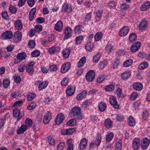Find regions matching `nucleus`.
Instances as JSON below:
<instances>
[{
  "label": "nucleus",
  "mask_w": 150,
  "mask_h": 150,
  "mask_svg": "<svg viewBox=\"0 0 150 150\" xmlns=\"http://www.w3.org/2000/svg\"><path fill=\"white\" fill-rule=\"evenodd\" d=\"M64 119V116L62 113L59 114L57 116L55 120L56 124L60 125L63 122Z\"/></svg>",
  "instance_id": "nucleus-12"
},
{
  "label": "nucleus",
  "mask_w": 150,
  "mask_h": 150,
  "mask_svg": "<svg viewBox=\"0 0 150 150\" xmlns=\"http://www.w3.org/2000/svg\"><path fill=\"white\" fill-rule=\"evenodd\" d=\"M3 87L5 88L8 87L10 84V81L9 79L6 78L4 79L3 82Z\"/></svg>",
  "instance_id": "nucleus-38"
},
{
  "label": "nucleus",
  "mask_w": 150,
  "mask_h": 150,
  "mask_svg": "<svg viewBox=\"0 0 150 150\" xmlns=\"http://www.w3.org/2000/svg\"><path fill=\"white\" fill-rule=\"evenodd\" d=\"M85 48L88 51H91L93 47V44L91 42H88L85 46Z\"/></svg>",
  "instance_id": "nucleus-36"
},
{
  "label": "nucleus",
  "mask_w": 150,
  "mask_h": 150,
  "mask_svg": "<svg viewBox=\"0 0 150 150\" xmlns=\"http://www.w3.org/2000/svg\"><path fill=\"white\" fill-rule=\"evenodd\" d=\"M14 25L15 28L18 30H20L22 28V24L21 21L20 20L16 21L15 22Z\"/></svg>",
  "instance_id": "nucleus-24"
},
{
  "label": "nucleus",
  "mask_w": 150,
  "mask_h": 150,
  "mask_svg": "<svg viewBox=\"0 0 150 150\" xmlns=\"http://www.w3.org/2000/svg\"><path fill=\"white\" fill-rule=\"evenodd\" d=\"M48 142L49 144L51 145H54L55 144L54 140L51 136L49 137L48 138Z\"/></svg>",
  "instance_id": "nucleus-60"
},
{
  "label": "nucleus",
  "mask_w": 150,
  "mask_h": 150,
  "mask_svg": "<svg viewBox=\"0 0 150 150\" xmlns=\"http://www.w3.org/2000/svg\"><path fill=\"white\" fill-rule=\"evenodd\" d=\"M57 69V67L55 65H52L50 66L48 68V71L51 72L55 71Z\"/></svg>",
  "instance_id": "nucleus-59"
},
{
  "label": "nucleus",
  "mask_w": 150,
  "mask_h": 150,
  "mask_svg": "<svg viewBox=\"0 0 150 150\" xmlns=\"http://www.w3.org/2000/svg\"><path fill=\"white\" fill-rule=\"evenodd\" d=\"M60 48L58 46H53L50 48L48 50V52L52 54L59 51Z\"/></svg>",
  "instance_id": "nucleus-25"
},
{
  "label": "nucleus",
  "mask_w": 150,
  "mask_h": 150,
  "mask_svg": "<svg viewBox=\"0 0 150 150\" xmlns=\"http://www.w3.org/2000/svg\"><path fill=\"white\" fill-rule=\"evenodd\" d=\"M71 65L69 62H67L64 64L62 67L61 71L63 73L67 72L70 69Z\"/></svg>",
  "instance_id": "nucleus-17"
},
{
  "label": "nucleus",
  "mask_w": 150,
  "mask_h": 150,
  "mask_svg": "<svg viewBox=\"0 0 150 150\" xmlns=\"http://www.w3.org/2000/svg\"><path fill=\"white\" fill-rule=\"evenodd\" d=\"M65 145V143L64 142H61L59 143L57 146L58 150H62L63 149Z\"/></svg>",
  "instance_id": "nucleus-64"
},
{
  "label": "nucleus",
  "mask_w": 150,
  "mask_h": 150,
  "mask_svg": "<svg viewBox=\"0 0 150 150\" xmlns=\"http://www.w3.org/2000/svg\"><path fill=\"white\" fill-rule=\"evenodd\" d=\"M102 37V34L100 32L98 33H96L95 36V40L96 41H98Z\"/></svg>",
  "instance_id": "nucleus-53"
},
{
  "label": "nucleus",
  "mask_w": 150,
  "mask_h": 150,
  "mask_svg": "<svg viewBox=\"0 0 150 150\" xmlns=\"http://www.w3.org/2000/svg\"><path fill=\"white\" fill-rule=\"evenodd\" d=\"M40 54V52L38 50H36L33 51L31 53V56L33 57H36L39 56Z\"/></svg>",
  "instance_id": "nucleus-63"
},
{
  "label": "nucleus",
  "mask_w": 150,
  "mask_h": 150,
  "mask_svg": "<svg viewBox=\"0 0 150 150\" xmlns=\"http://www.w3.org/2000/svg\"><path fill=\"white\" fill-rule=\"evenodd\" d=\"M51 118V114L50 113L48 112L44 117L43 122L45 124H48L50 121Z\"/></svg>",
  "instance_id": "nucleus-19"
},
{
  "label": "nucleus",
  "mask_w": 150,
  "mask_h": 150,
  "mask_svg": "<svg viewBox=\"0 0 150 150\" xmlns=\"http://www.w3.org/2000/svg\"><path fill=\"white\" fill-rule=\"evenodd\" d=\"M108 64V62L107 61L104 60L100 63L99 65V67L100 69H102L104 68Z\"/></svg>",
  "instance_id": "nucleus-42"
},
{
  "label": "nucleus",
  "mask_w": 150,
  "mask_h": 150,
  "mask_svg": "<svg viewBox=\"0 0 150 150\" xmlns=\"http://www.w3.org/2000/svg\"><path fill=\"white\" fill-rule=\"evenodd\" d=\"M106 76L104 74L99 75L97 79V82L98 83H100L103 82L105 79Z\"/></svg>",
  "instance_id": "nucleus-29"
},
{
  "label": "nucleus",
  "mask_w": 150,
  "mask_h": 150,
  "mask_svg": "<svg viewBox=\"0 0 150 150\" xmlns=\"http://www.w3.org/2000/svg\"><path fill=\"white\" fill-rule=\"evenodd\" d=\"M76 121L75 120L72 119L69 120L67 123V125L69 126H72L75 124Z\"/></svg>",
  "instance_id": "nucleus-51"
},
{
  "label": "nucleus",
  "mask_w": 150,
  "mask_h": 150,
  "mask_svg": "<svg viewBox=\"0 0 150 150\" xmlns=\"http://www.w3.org/2000/svg\"><path fill=\"white\" fill-rule=\"evenodd\" d=\"M36 107V104L35 102H33L28 104L27 106V109L29 110H31L34 109Z\"/></svg>",
  "instance_id": "nucleus-48"
},
{
  "label": "nucleus",
  "mask_w": 150,
  "mask_h": 150,
  "mask_svg": "<svg viewBox=\"0 0 150 150\" xmlns=\"http://www.w3.org/2000/svg\"><path fill=\"white\" fill-rule=\"evenodd\" d=\"M27 127L25 125H22L21 127L17 130V133L20 134L23 133L27 129Z\"/></svg>",
  "instance_id": "nucleus-26"
},
{
  "label": "nucleus",
  "mask_w": 150,
  "mask_h": 150,
  "mask_svg": "<svg viewBox=\"0 0 150 150\" xmlns=\"http://www.w3.org/2000/svg\"><path fill=\"white\" fill-rule=\"evenodd\" d=\"M141 43L139 41H137L131 46L130 48V50L132 52L137 51L139 49L141 46Z\"/></svg>",
  "instance_id": "nucleus-7"
},
{
  "label": "nucleus",
  "mask_w": 150,
  "mask_h": 150,
  "mask_svg": "<svg viewBox=\"0 0 150 150\" xmlns=\"http://www.w3.org/2000/svg\"><path fill=\"white\" fill-rule=\"evenodd\" d=\"M13 36V33L11 31L7 30L4 32L1 35L2 39L6 40L12 38Z\"/></svg>",
  "instance_id": "nucleus-5"
},
{
  "label": "nucleus",
  "mask_w": 150,
  "mask_h": 150,
  "mask_svg": "<svg viewBox=\"0 0 150 150\" xmlns=\"http://www.w3.org/2000/svg\"><path fill=\"white\" fill-rule=\"evenodd\" d=\"M112 122L109 119H107L105 121V125L108 129L112 127Z\"/></svg>",
  "instance_id": "nucleus-27"
},
{
  "label": "nucleus",
  "mask_w": 150,
  "mask_h": 150,
  "mask_svg": "<svg viewBox=\"0 0 150 150\" xmlns=\"http://www.w3.org/2000/svg\"><path fill=\"white\" fill-rule=\"evenodd\" d=\"M130 75V72L126 71L122 74L121 77L124 80H126L129 78Z\"/></svg>",
  "instance_id": "nucleus-32"
},
{
  "label": "nucleus",
  "mask_w": 150,
  "mask_h": 150,
  "mask_svg": "<svg viewBox=\"0 0 150 150\" xmlns=\"http://www.w3.org/2000/svg\"><path fill=\"white\" fill-rule=\"evenodd\" d=\"M136 38L137 36L136 34L134 33H132L129 37V41L131 42H133L135 41Z\"/></svg>",
  "instance_id": "nucleus-41"
},
{
  "label": "nucleus",
  "mask_w": 150,
  "mask_h": 150,
  "mask_svg": "<svg viewBox=\"0 0 150 150\" xmlns=\"http://www.w3.org/2000/svg\"><path fill=\"white\" fill-rule=\"evenodd\" d=\"M113 46L110 44H108L106 46L105 48L106 52L108 53H110L113 50Z\"/></svg>",
  "instance_id": "nucleus-43"
},
{
  "label": "nucleus",
  "mask_w": 150,
  "mask_h": 150,
  "mask_svg": "<svg viewBox=\"0 0 150 150\" xmlns=\"http://www.w3.org/2000/svg\"><path fill=\"white\" fill-rule=\"evenodd\" d=\"M36 11V8H33L30 11L29 14V19L30 21H32L34 18Z\"/></svg>",
  "instance_id": "nucleus-34"
},
{
  "label": "nucleus",
  "mask_w": 150,
  "mask_h": 150,
  "mask_svg": "<svg viewBox=\"0 0 150 150\" xmlns=\"http://www.w3.org/2000/svg\"><path fill=\"white\" fill-rule=\"evenodd\" d=\"M72 31L71 28L68 27H66L65 30V36H64V39H67L69 37L71 36Z\"/></svg>",
  "instance_id": "nucleus-15"
},
{
  "label": "nucleus",
  "mask_w": 150,
  "mask_h": 150,
  "mask_svg": "<svg viewBox=\"0 0 150 150\" xmlns=\"http://www.w3.org/2000/svg\"><path fill=\"white\" fill-rule=\"evenodd\" d=\"M133 62V60L131 59H129L125 61L124 62L123 65L125 67H127L131 66Z\"/></svg>",
  "instance_id": "nucleus-40"
},
{
  "label": "nucleus",
  "mask_w": 150,
  "mask_h": 150,
  "mask_svg": "<svg viewBox=\"0 0 150 150\" xmlns=\"http://www.w3.org/2000/svg\"><path fill=\"white\" fill-rule=\"evenodd\" d=\"M114 90V86L113 85L110 84L106 86L105 90L106 91H112Z\"/></svg>",
  "instance_id": "nucleus-49"
},
{
  "label": "nucleus",
  "mask_w": 150,
  "mask_h": 150,
  "mask_svg": "<svg viewBox=\"0 0 150 150\" xmlns=\"http://www.w3.org/2000/svg\"><path fill=\"white\" fill-rule=\"evenodd\" d=\"M148 66V64L146 62H144L141 63L139 66V69H143L146 68Z\"/></svg>",
  "instance_id": "nucleus-46"
},
{
  "label": "nucleus",
  "mask_w": 150,
  "mask_h": 150,
  "mask_svg": "<svg viewBox=\"0 0 150 150\" xmlns=\"http://www.w3.org/2000/svg\"><path fill=\"white\" fill-rule=\"evenodd\" d=\"M68 79L67 78H65L62 79L61 81V84L63 86H66L68 83Z\"/></svg>",
  "instance_id": "nucleus-62"
},
{
  "label": "nucleus",
  "mask_w": 150,
  "mask_h": 150,
  "mask_svg": "<svg viewBox=\"0 0 150 150\" xmlns=\"http://www.w3.org/2000/svg\"><path fill=\"white\" fill-rule=\"evenodd\" d=\"M95 72L93 70H91L88 71L86 75V78L87 80L90 82L92 81L95 78Z\"/></svg>",
  "instance_id": "nucleus-4"
},
{
  "label": "nucleus",
  "mask_w": 150,
  "mask_h": 150,
  "mask_svg": "<svg viewBox=\"0 0 150 150\" xmlns=\"http://www.w3.org/2000/svg\"><path fill=\"white\" fill-rule=\"evenodd\" d=\"M87 92L86 91H83L81 92L77 95L76 97V99L78 100H80L82 99L85 96Z\"/></svg>",
  "instance_id": "nucleus-35"
},
{
  "label": "nucleus",
  "mask_w": 150,
  "mask_h": 150,
  "mask_svg": "<svg viewBox=\"0 0 150 150\" xmlns=\"http://www.w3.org/2000/svg\"><path fill=\"white\" fill-rule=\"evenodd\" d=\"M70 52V49L68 48L65 49L62 52L64 57L65 58L68 57L69 55Z\"/></svg>",
  "instance_id": "nucleus-44"
},
{
  "label": "nucleus",
  "mask_w": 150,
  "mask_h": 150,
  "mask_svg": "<svg viewBox=\"0 0 150 150\" xmlns=\"http://www.w3.org/2000/svg\"><path fill=\"white\" fill-rule=\"evenodd\" d=\"M25 125L27 127L31 126L32 124V120L30 119L27 118L26 119L25 121Z\"/></svg>",
  "instance_id": "nucleus-61"
},
{
  "label": "nucleus",
  "mask_w": 150,
  "mask_h": 150,
  "mask_svg": "<svg viewBox=\"0 0 150 150\" xmlns=\"http://www.w3.org/2000/svg\"><path fill=\"white\" fill-rule=\"evenodd\" d=\"M36 94L34 93H30L27 96V98L28 100H32L35 97Z\"/></svg>",
  "instance_id": "nucleus-50"
},
{
  "label": "nucleus",
  "mask_w": 150,
  "mask_h": 150,
  "mask_svg": "<svg viewBox=\"0 0 150 150\" xmlns=\"http://www.w3.org/2000/svg\"><path fill=\"white\" fill-rule=\"evenodd\" d=\"M101 137L100 135H98L95 141V145L96 146H98L100 145L101 143Z\"/></svg>",
  "instance_id": "nucleus-54"
},
{
  "label": "nucleus",
  "mask_w": 150,
  "mask_h": 150,
  "mask_svg": "<svg viewBox=\"0 0 150 150\" xmlns=\"http://www.w3.org/2000/svg\"><path fill=\"white\" fill-rule=\"evenodd\" d=\"M71 116L76 120L81 119V108L79 107H74L71 109L70 112Z\"/></svg>",
  "instance_id": "nucleus-1"
},
{
  "label": "nucleus",
  "mask_w": 150,
  "mask_h": 150,
  "mask_svg": "<svg viewBox=\"0 0 150 150\" xmlns=\"http://www.w3.org/2000/svg\"><path fill=\"white\" fill-rule=\"evenodd\" d=\"M86 59L85 57H82L78 63V67H80L83 66L86 62Z\"/></svg>",
  "instance_id": "nucleus-39"
},
{
  "label": "nucleus",
  "mask_w": 150,
  "mask_h": 150,
  "mask_svg": "<svg viewBox=\"0 0 150 150\" xmlns=\"http://www.w3.org/2000/svg\"><path fill=\"white\" fill-rule=\"evenodd\" d=\"M128 123L129 126H134L135 124V121L134 119L131 116H130L128 118Z\"/></svg>",
  "instance_id": "nucleus-33"
},
{
  "label": "nucleus",
  "mask_w": 150,
  "mask_h": 150,
  "mask_svg": "<svg viewBox=\"0 0 150 150\" xmlns=\"http://www.w3.org/2000/svg\"><path fill=\"white\" fill-rule=\"evenodd\" d=\"M83 37L82 35H79L76 37V42L77 44H80L83 39Z\"/></svg>",
  "instance_id": "nucleus-52"
},
{
  "label": "nucleus",
  "mask_w": 150,
  "mask_h": 150,
  "mask_svg": "<svg viewBox=\"0 0 150 150\" xmlns=\"http://www.w3.org/2000/svg\"><path fill=\"white\" fill-rule=\"evenodd\" d=\"M75 129L74 128H70L68 129H64L62 130V134L64 135H69L72 134L75 132Z\"/></svg>",
  "instance_id": "nucleus-18"
},
{
  "label": "nucleus",
  "mask_w": 150,
  "mask_h": 150,
  "mask_svg": "<svg viewBox=\"0 0 150 150\" xmlns=\"http://www.w3.org/2000/svg\"><path fill=\"white\" fill-rule=\"evenodd\" d=\"M75 88L74 86H69L66 90V92L67 96H71L74 93Z\"/></svg>",
  "instance_id": "nucleus-13"
},
{
  "label": "nucleus",
  "mask_w": 150,
  "mask_h": 150,
  "mask_svg": "<svg viewBox=\"0 0 150 150\" xmlns=\"http://www.w3.org/2000/svg\"><path fill=\"white\" fill-rule=\"evenodd\" d=\"M111 105L115 109H118L119 105L117 104V102L116 98L114 97H112L109 99Z\"/></svg>",
  "instance_id": "nucleus-11"
},
{
  "label": "nucleus",
  "mask_w": 150,
  "mask_h": 150,
  "mask_svg": "<svg viewBox=\"0 0 150 150\" xmlns=\"http://www.w3.org/2000/svg\"><path fill=\"white\" fill-rule=\"evenodd\" d=\"M147 26V22L145 20H143L139 25V29L143 30L146 28Z\"/></svg>",
  "instance_id": "nucleus-21"
},
{
  "label": "nucleus",
  "mask_w": 150,
  "mask_h": 150,
  "mask_svg": "<svg viewBox=\"0 0 150 150\" xmlns=\"http://www.w3.org/2000/svg\"><path fill=\"white\" fill-rule=\"evenodd\" d=\"M34 62H31L25 66L26 71L29 74H32L34 72V70L33 69V67L34 64Z\"/></svg>",
  "instance_id": "nucleus-6"
},
{
  "label": "nucleus",
  "mask_w": 150,
  "mask_h": 150,
  "mask_svg": "<svg viewBox=\"0 0 150 150\" xmlns=\"http://www.w3.org/2000/svg\"><path fill=\"white\" fill-rule=\"evenodd\" d=\"M113 137V134L112 133L110 132L109 133L106 137V140L107 142L110 141Z\"/></svg>",
  "instance_id": "nucleus-55"
},
{
  "label": "nucleus",
  "mask_w": 150,
  "mask_h": 150,
  "mask_svg": "<svg viewBox=\"0 0 150 150\" xmlns=\"http://www.w3.org/2000/svg\"><path fill=\"white\" fill-rule=\"evenodd\" d=\"M91 13H87L86 15L84 18V21H88L91 20Z\"/></svg>",
  "instance_id": "nucleus-56"
},
{
  "label": "nucleus",
  "mask_w": 150,
  "mask_h": 150,
  "mask_svg": "<svg viewBox=\"0 0 150 150\" xmlns=\"http://www.w3.org/2000/svg\"><path fill=\"white\" fill-rule=\"evenodd\" d=\"M63 23L61 21H58L55 25L54 28L56 30L60 31L62 29Z\"/></svg>",
  "instance_id": "nucleus-23"
},
{
  "label": "nucleus",
  "mask_w": 150,
  "mask_h": 150,
  "mask_svg": "<svg viewBox=\"0 0 150 150\" xmlns=\"http://www.w3.org/2000/svg\"><path fill=\"white\" fill-rule=\"evenodd\" d=\"M22 34L19 31L15 32L13 37V41L17 42L21 41L22 38Z\"/></svg>",
  "instance_id": "nucleus-10"
},
{
  "label": "nucleus",
  "mask_w": 150,
  "mask_h": 150,
  "mask_svg": "<svg viewBox=\"0 0 150 150\" xmlns=\"http://www.w3.org/2000/svg\"><path fill=\"white\" fill-rule=\"evenodd\" d=\"M129 28L127 26H124L121 28L119 32V34L121 36H124L126 35L129 32Z\"/></svg>",
  "instance_id": "nucleus-14"
},
{
  "label": "nucleus",
  "mask_w": 150,
  "mask_h": 150,
  "mask_svg": "<svg viewBox=\"0 0 150 150\" xmlns=\"http://www.w3.org/2000/svg\"><path fill=\"white\" fill-rule=\"evenodd\" d=\"M106 105L104 102H101L99 105L98 108L100 111L103 112L106 109Z\"/></svg>",
  "instance_id": "nucleus-37"
},
{
  "label": "nucleus",
  "mask_w": 150,
  "mask_h": 150,
  "mask_svg": "<svg viewBox=\"0 0 150 150\" xmlns=\"http://www.w3.org/2000/svg\"><path fill=\"white\" fill-rule=\"evenodd\" d=\"M71 10L72 8L71 7L69 6L67 4H64L63 6L62 11H66L67 13H69L71 11Z\"/></svg>",
  "instance_id": "nucleus-28"
},
{
  "label": "nucleus",
  "mask_w": 150,
  "mask_h": 150,
  "mask_svg": "<svg viewBox=\"0 0 150 150\" xmlns=\"http://www.w3.org/2000/svg\"><path fill=\"white\" fill-rule=\"evenodd\" d=\"M28 44L30 48H33L35 46V43L33 40H31L29 41Z\"/></svg>",
  "instance_id": "nucleus-57"
},
{
  "label": "nucleus",
  "mask_w": 150,
  "mask_h": 150,
  "mask_svg": "<svg viewBox=\"0 0 150 150\" xmlns=\"http://www.w3.org/2000/svg\"><path fill=\"white\" fill-rule=\"evenodd\" d=\"M140 145V141L138 138H135L133 140L132 143V146L134 150H137L139 148Z\"/></svg>",
  "instance_id": "nucleus-9"
},
{
  "label": "nucleus",
  "mask_w": 150,
  "mask_h": 150,
  "mask_svg": "<svg viewBox=\"0 0 150 150\" xmlns=\"http://www.w3.org/2000/svg\"><path fill=\"white\" fill-rule=\"evenodd\" d=\"M122 142L120 140H119L117 142L115 149L116 150H120L122 148Z\"/></svg>",
  "instance_id": "nucleus-47"
},
{
  "label": "nucleus",
  "mask_w": 150,
  "mask_h": 150,
  "mask_svg": "<svg viewBox=\"0 0 150 150\" xmlns=\"http://www.w3.org/2000/svg\"><path fill=\"white\" fill-rule=\"evenodd\" d=\"M150 8V2H145L140 7V9L142 11H145L148 9Z\"/></svg>",
  "instance_id": "nucleus-20"
},
{
  "label": "nucleus",
  "mask_w": 150,
  "mask_h": 150,
  "mask_svg": "<svg viewBox=\"0 0 150 150\" xmlns=\"http://www.w3.org/2000/svg\"><path fill=\"white\" fill-rule=\"evenodd\" d=\"M150 141L146 137L144 138L142 141L141 146L142 149L145 150L149 146Z\"/></svg>",
  "instance_id": "nucleus-8"
},
{
  "label": "nucleus",
  "mask_w": 150,
  "mask_h": 150,
  "mask_svg": "<svg viewBox=\"0 0 150 150\" xmlns=\"http://www.w3.org/2000/svg\"><path fill=\"white\" fill-rule=\"evenodd\" d=\"M48 83L46 81L43 82L39 84L38 89L39 91H41L45 89L47 86Z\"/></svg>",
  "instance_id": "nucleus-31"
},
{
  "label": "nucleus",
  "mask_w": 150,
  "mask_h": 150,
  "mask_svg": "<svg viewBox=\"0 0 150 150\" xmlns=\"http://www.w3.org/2000/svg\"><path fill=\"white\" fill-rule=\"evenodd\" d=\"M90 103V101L88 100H87L82 103L81 107L83 108H86L89 106Z\"/></svg>",
  "instance_id": "nucleus-58"
},
{
  "label": "nucleus",
  "mask_w": 150,
  "mask_h": 150,
  "mask_svg": "<svg viewBox=\"0 0 150 150\" xmlns=\"http://www.w3.org/2000/svg\"><path fill=\"white\" fill-rule=\"evenodd\" d=\"M13 115L14 117L17 118V120H19L21 119L24 116L23 113H21L20 110L18 108H15L13 111Z\"/></svg>",
  "instance_id": "nucleus-3"
},
{
  "label": "nucleus",
  "mask_w": 150,
  "mask_h": 150,
  "mask_svg": "<svg viewBox=\"0 0 150 150\" xmlns=\"http://www.w3.org/2000/svg\"><path fill=\"white\" fill-rule=\"evenodd\" d=\"M132 86L133 88L137 91H141L143 88L142 84L139 82H136L134 83Z\"/></svg>",
  "instance_id": "nucleus-22"
},
{
  "label": "nucleus",
  "mask_w": 150,
  "mask_h": 150,
  "mask_svg": "<svg viewBox=\"0 0 150 150\" xmlns=\"http://www.w3.org/2000/svg\"><path fill=\"white\" fill-rule=\"evenodd\" d=\"M87 144V140L85 138L82 139L80 142L79 147L80 149L83 150L86 148Z\"/></svg>",
  "instance_id": "nucleus-16"
},
{
  "label": "nucleus",
  "mask_w": 150,
  "mask_h": 150,
  "mask_svg": "<svg viewBox=\"0 0 150 150\" xmlns=\"http://www.w3.org/2000/svg\"><path fill=\"white\" fill-rule=\"evenodd\" d=\"M74 30V33L76 34H79L83 32L82 30V26L81 25H77L75 28Z\"/></svg>",
  "instance_id": "nucleus-30"
},
{
  "label": "nucleus",
  "mask_w": 150,
  "mask_h": 150,
  "mask_svg": "<svg viewBox=\"0 0 150 150\" xmlns=\"http://www.w3.org/2000/svg\"><path fill=\"white\" fill-rule=\"evenodd\" d=\"M100 54V53L98 52L93 57V61L94 62H97L99 60Z\"/></svg>",
  "instance_id": "nucleus-45"
},
{
  "label": "nucleus",
  "mask_w": 150,
  "mask_h": 150,
  "mask_svg": "<svg viewBox=\"0 0 150 150\" xmlns=\"http://www.w3.org/2000/svg\"><path fill=\"white\" fill-rule=\"evenodd\" d=\"M27 57L25 53L22 52L18 53L17 56L16 58L15 59L14 63L17 64L22 60L25 59Z\"/></svg>",
  "instance_id": "nucleus-2"
}]
</instances>
